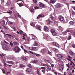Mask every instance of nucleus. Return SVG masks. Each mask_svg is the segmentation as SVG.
I'll return each instance as SVG.
<instances>
[{"mask_svg":"<svg viewBox=\"0 0 75 75\" xmlns=\"http://www.w3.org/2000/svg\"><path fill=\"white\" fill-rule=\"evenodd\" d=\"M1 24H2V25H4L5 24V21L4 20L2 21L1 22Z\"/></svg>","mask_w":75,"mask_h":75,"instance_id":"obj_17","label":"nucleus"},{"mask_svg":"<svg viewBox=\"0 0 75 75\" xmlns=\"http://www.w3.org/2000/svg\"><path fill=\"white\" fill-rule=\"evenodd\" d=\"M8 23L9 24H13V23L11 21H9L8 22Z\"/></svg>","mask_w":75,"mask_h":75,"instance_id":"obj_45","label":"nucleus"},{"mask_svg":"<svg viewBox=\"0 0 75 75\" xmlns=\"http://www.w3.org/2000/svg\"><path fill=\"white\" fill-rule=\"evenodd\" d=\"M4 49L5 50H8V46H6L4 48Z\"/></svg>","mask_w":75,"mask_h":75,"instance_id":"obj_26","label":"nucleus"},{"mask_svg":"<svg viewBox=\"0 0 75 75\" xmlns=\"http://www.w3.org/2000/svg\"><path fill=\"white\" fill-rule=\"evenodd\" d=\"M35 9H38V8H38L37 6H36L35 7Z\"/></svg>","mask_w":75,"mask_h":75,"instance_id":"obj_57","label":"nucleus"},{"mask_svg":"<svg viewBox=\"0 0 75 75\" xmlns=\"http://www.w3.org/2000/svg\"><path fill=\"white\" fill-rule=\"evenodd\" d=\"M59 70H60V71H62V70H63V68L62 67H59Z\"/></svg>","mask_w":75,"mask_h":75,"instance_id":"obj_32","label":"nucleus"},{"mask_svg":"<svg viewBox=\"0 0 75 75\" xmlns=\"http://www.w3.org/2000/svg\"><path fill=\"white\" fill-rule=\"evenodd\" d=\"M44 29L45 31H47V32H48V30L49 29L46 26H44Z\"/></svg>","mask_w":75,"mask_h":75,"instance_id":"obj_6","label":"nucleus"},{"mask_svg":"<svg viewBox=\"0 0 75 75\" xmlns=\"http://www.w3.org/2000/svg\"><path fill=\"white\" fill-rule=\"evenodd\" d=\"M52 50H53V51H55V52H58V50H57V48H53Z\"/></svg>","mask_w":75,"mask_h":75,"instance_id":"obj_18","label":"nucleus"},{"mask_svg":"<svg viewBox=\"0 0 75 75\" xmlns=\"http://www.w3.org/2000/svg\"><path fill=\"white\" fill-rule=\"evenodd\" d=\"M48 53L49 54H51V52H50L49 50H48Z\"/></svg>","mask_w":75,"mask_h":75,"instance_id":"obj_59","label":"nucleus"},{"mask_svg":"<svg viewBox=\"0 0 75 75\" xmlns=\"http://www.w3.org/2000/svg\"><path fill=\"white\" fill-rule=\"evenodd\" d=\"M52 40H53V39L51 38V37H49L47 40L48 41H52Z\"/></svg>","mask_w":75,"mask_h":75,"instance_id":"obj_14","label":"nucleus"},{"mask_svg":"<svg viewBox=\"0 0 75 75\" xmlns=\"http://www.w3.org/2000/svg\"><path fill=\"white\" fill-rule=\"evenodd\" d=\"M9 44L11 45V47H13V42H12V41H11L10 42Z\"/></svg>","mask_w":75,"mask_h":75,"instance_id":"obj_24","label":"nucleus"},{"mask_svg":"<svg viewBox=\"0 0 75 75\" xmlns=\"http://www.w3.org/2000/svg\"><path fill=\"white\" fill-rule=\"evenodd\" d=\"M35 28L39 30H41V27L39 25H37L35 27Z\"/></svg>","mask_w":75,"mask_h":75,"instance_id":"obj_4","label":"nucleus"},{"mask_svg":"<svg viewBox=\"0 0 75 75\" xmlns=\"http://www.w3.org/2000/svg\"><path fill=\"white\" fill-rule=\"evenodd\" d=\"M15 51L16 52H19L21 51V49L18 46H16L14 48Z\"/></svg>","mask_w":75,"mask_h":75,"instance_id":"obj_2","label":"nucleus"},{"mask_svg":"<svg viewBox=\"0 0 75 75\" xmlns=\"http://www.w3.org/2000/svg\"><path fill=\"white\" fill-rule=\"evenodd\" d=\"M19 6L20 7H22V6H23V5L21 3H20L19 4Z\"/></svg>","mask_w":75,"mask_h":75,"instance_id":"obj_39","label":"nucleus"},{"mask_svg":"<svg viewBox=\"0 0 75 75\" xmlns=\"http://www.w3.org/2000/svg\"><path fill=\"white\" fill-rule=\"evenodd\" d=\"M21 48H22L23 50H24V47H23V46L21 45Z\"/></svg>","mask_w":75,"mask_h":75,"instance_id":"obj_64","label":"nucleus"},{"mask_svg":"<svg viewBox=\"0 0 75 75\" xmlns=\"http://www.w3.org/2000/svg\"><path fill=\"white\" fill-rule=\"evenodd\" d=\"M58 28L59 30L60 31H62L63 30H64L63 28H62L60 26H59V27H58Z\"/></svg>","mask_w":75,"mask_h":75,"instance_id":"obj_9","label":"nucleus"},{"mask_svg":"<svg viewBox=\"0 0 75 75\" xmlns=\"http://www.w3.org/2000/svg\"><path fill=\"white\" fill-rule=\"evenodd\" d=\"M69 53L71 55H73V52L71 51H69Z\"/></svg>","mask_w":75,"mask_h":75,"instance_id":"obj_33","label":"nucleus"},{"mask_svg":"<svg viewBox=\"0 0 75 75\" xmlns=\"http://www.w3.org/2000/svg\"><path fill=\"white\" fill-rule=\"evenodd\" d=\"M23 50L24 51V52H27V51L25 49H24Z\"/></svg>","mask_w":75,"mask_h":75,"instance_id":"obj_55","label":"nucleus"},{"mask_svg":"<svg viewBox=\"0 0 75 75\" xmlns=\"http://www.w3.org/2000/svg\"><path fill=\"white\" fill-rule=\"evenodd\" d=\"M51 31L52 33H52H53L55 31V30H54V29H52L51 30Z\"/></svg>","mask_w":75,"mask_h":75,"instance_id":"obj_27","label":"nucleus"},{"mask_svg":"<svg viewBox=\"0 0 75 75\" xmlns=\"http://www.w3.org/2000/svg\"><path fill=\"white\" fill-rule=\"evenodd\" d=\"M25 67V65L23 64H21L20 65V68H23V67Z\"/></svg>","mask_w":75,"mask_h":75,"instance_id":"obj_23","label":"nucleus"},{"mask_svg":"<svg viewBox=\"0 0 75 75\" xmlns=\"http://www.w3.org/2000/svg\"><path fill=\"white\" fill-rule=\"evenodd\" d=\"M30 53H31V54H33V55H35V53H34L31 51H30Z\"/></svg>","mask_w":75,"mask_h":75,"instance_id":"obj_47","label":"nucleus"},{"mask_svg":"<svg viewBox=\"0 0 75 75\" xmlns=\"http://www.w3.org/2000/svg\"><path fill=\"white\" fill-rule=\"evenodd\" d=\"M69 23L71 25H74V22L73 21H71Z\"/></svg>","mask_w":75,"mask_h":75,"instance_id":"obj_16","label":"nucleus"},{"mask_svg":"<svg viewBox=\"0 0 75 75\" xmlns=\"http://www.w3.org/2000/svg\"><path fill=\"white\" fill-rule=\"evenodd\" d=\"M26 71L27 72H29V73H30V72H31V69H26Z\"/></svg>","mask_w":75,"mask_h":75,"instance_id":"obj_15","label":"nucleus"},{"mask_svg":"<svg viewBox=\"0 0 75 75\" xmlns=\"http://www.w3.org/2000/svg\"><path fill=\"white\" fill-rule=\"evenodd\" d=\"M72 14L74 16V15H75V12L73 11L72 12Z\"/></svg>","mask_w":75,"mask_h":75,"instance_id":"obj_50","label":"nucleus"},{"mask_svg":"<svg viewBox=\"0 0 75 75\" xmlns=\"http://www.w3.org/2000/svg\"><path fill=\"white\" fill-rule=\"evenodd\" d=\"M37 60H35L32 62V63L33 64H35V63H37Z\"/></svg>","mask_w":75,"mask_h":75,"instance_id":"obj_36","label":"nucleus"},{"mask_svg":"<svg viewBox=\"0 0 75 75\" xmlns=\"http://www.w3.org/2000/svg\"><path fill=\"white\" fill-rule=\"evenodd\" d=\"M40 7H42V8H44L45 7V5L42 3H41L40 4H39Z\"/></svg>","mask_w":75,"mask_h":75,"instance_id":"obj_8","label":"nucleus"},{"mask_svg":"<svg viewBox=\"0 0 75 75\" xmlns=\"http://www.w3.org/2000/svg\"><path fill=\"white\" fill-rule=\"evenodd\" d=\"M53 44L54 45H55L56 47H59V44H58L55 42H53Z\"/></svg>","mask_w":75,"mask_h":75,"instance_id":"obj_11","label":"nucleus"},{"mask_svg":"<svg viewBox=\"0 0 75 75\" xmlns=\"http://www.w3.org/2000/svg\"><path fill=\"white\" fill-rule=\"evenodd\" d=\"M38 43H37V42H35V45H34L35 46H37V45H38Z\"/></svg>","mask_w":75,"mask_h":75,"instance_id":"obj_37","label":"nucleus"},{"mask_svg":"<svg viewBox=\"0 0 75 75\" xmlns=\"http://www.w3.org/2000/svg\"><path fill=\"white\" fill-rule=\"evenodd\" d=\"M34 9H32L30 10V12L31 13H34Z\"/></svg>","mask_w":75,"mask_h":75,"instance_id":"obj_41","label":"nucleus"},{"mask_svg":"<svg viewBox=\"0 0 75 75\" xmlns=\"http://www.w3.org/2000/svg\"><path fill=\"white\" fill-rule=\"evenodd\" d=\"M57 58L59 60H61L64 57V54L59 53L57 54Z\"/></svg>","mask_w":75,"mask_h":75,"instance_id":"obj_1","label":"nucleus"},{"mask_svg":"<svg viewBox=\"0 0 75 75\" xmlns=\"http://www.w3.org/2000/svg\"><path fill=\"white\" fill-rule=\"evenodd\" d=\"M42 66H44V67H46V66H47V64H43L42 65Z\"/></svg>","mask_w":75,"mask_h":75,"instance_id":"obj_40","label":"nucleus"},{"mask_svg":"<svg viewBox=\"0 0 75 75\" xmlns=\"http://www.w3.org/2000/svg\"><path fill=\"white\" fill-rule=\"evenodd\" d=\"M52 35H53L54 36V35H56L57 34V33L55 31L54 32L52 33Z\"/></svg>","mask_w":75,"mask_h":75,"instance_id":"obj_28","label":"nucleus"},{"mask_svg":"<svg viewBox=\"0 0 75 75\" xmlns=\"http://www.w3.org/2000/svg\"><path fill=\"white\" fill-rule=\"evenodd\" d=\"M67 73H68V74H69V75L71 74V72H69V71H68L67 72Z\"/></svg>","mask_w":75,"mask_h":75,"instance_id":"obj_62","label":"nucleus"},{"mask_svg":"<svg viewBox=\"0 0 75 75\" xmlns=\"http://www.w3.org/2000/svg\"><path fill=\"white\" fill-rule=\"evenodd\" d=\"M13 43H14V45H16L17 44V42H13Z\"/></svg>","mask_w":75,"mask_h":75,"instance_id":"obj_49","label":"nucleus"},{"mask_svg":"<svg viewBox=\"0 0 75 75\" xmlns=\"http://www.w3.org/2000/svg\"><path fill=\"white\" fill-rule=\"evenodd\" d=\"M27 66L28 67H29V68H32V67H31V64H30L27 65Z\"/></svg>","mask_w":75,"mask_h":75,"instance_id":"obj_29","label":"nucleus"},{"mask_svg":"<svg viewBox=\"0 0 75 75\" xmlns=\"http://www.w3.org/2000/svg\"><path fill=\"white\" fill-rule=\"evenodd\" d=\"M61 67H62V68H63L64 69V65H61L60 66Z\"/></svg>","mask_w":75,"mask_h":75,"instance_id":"obj_48","label":"nucleus"},{"mask_svg":"<svg viewBox=\"0 0 75 75\" xmlns=\"http://www.w3.org/2000/svg\"><path fill=\"white\" fill-rule=\"evenodd\" d=\"M68 32H71V33H72V32H73V31H71L70 30L67 29V30L65 32L62 33V34H63L64 35H67V33H68Z\"/></svg>","mask_w":75,"mask_h":75,"instance_id":"obj_3","label":"nucleus"},{"mask_svg":"<svg viewBox=\"0 0 75 75\" xmlns=\"http://www.w3.org/2000/svg\"><path fill=\"white\" fill-rule=\"evenodd\" d=\"M33 1L35 3H37V0H33Z\"/></svg>","mask_w":75,"mask_h":75,"instance_id":"obj_44","label":"nucleus"},{"mask_svg":"<svg viewBox=\"0 0 75 75\" xmlns=\"http://www.w3.org/2000/svg\"><path fill=\"white\" fill-rule=\"evenodd\" d=\"M41 69H43L44 70H45V69H46V67H42L40 68Z\"/></svg>","mask_w":75,"mask_h":75,"instance_id":"obj_42","label":"nucleus"},{"mask_svg":"<svg viewBox=\"0 0 75 75\" xmlns=\"http://www.w3.org/2000/svg\"><path fill=\"white\" fill-rule=\"evenodd\" d=\"M29 49L31 50H33V47H29Z\"/></svg>","mask_w":75,"mask_h":75,"instance_id":"obj_54","label":"nucleus"},{"mask_svg":"<svg viewBox=\"0 0 75 75\" xmlns=\"http://www.w3.org/2000/svg\"><path fill=\"white\" fill-rule=\"evenodd\" d=\"M50 2L51 3H53L54 4V3H55V1L54 0H51L50 1Z\"/></svg>","mask_w":75,"mask_h":75,"instance_id":"obj_25","label":"nucleus"},{"mask_svg":"<svg viewBox=\"0 0 75 75\" xmlns=\"http://www.w3.org/2000/svg\"><path fill=\"white\" fill-rule=\"evenodd\" d=\"M22 59H23L25 60V61H27L28 60L27 59V58L25 57H22Z\"/></svg>","mask_w":75,"mask_h":75,"instance_id":"obj_22","label":"nucleus"},{"mask_svg":"<svg viewBox=\"0 0 75 75\" xmlns=\"http://www.w3.org/2000/svg\"><path fill=\"white\" fill-rule=\"evenodd\" d=\"M50 18H51V19L52 20H53V21H54V20H55V18L52 16V15H50Z\"/></svg>","mask_w":75,"mask_h":75,"instance_id":"obj_13","label":"nucleus"},{"mask_svg":"<svg viewBox=\"0 0 75 75\" xmlns=\"http://www.w3.org/2000/svg\"><path fill=\"white\" fill-rule=\"evenodd\" d=\"M2 47L3 49H4V48L6 47V46L5 45H2Z\"/></svg>","mask_w":75,"mask_h":75,"instance_id":"obj_31","label":"nucleus"},{"mask_svg":"<svg viewBox=\"0 0 75 75\" xmlns=\"http://www.w3.org/2000/svg\"><path fill=\"white\" fill-rule=\"evenodd\" d=\"M18 75H23V73H19Z\"/></svg>","mask_w":75,"mask_h":75,"instance_id":"obj_61","label":"nucleus"},{"mask_svg":"<svg viewBox=\"0 0 75 75\" xmlns=\"http://www.w3.org/2000/svg\"><path fill=\"white\" fill-rule=\"evenodd\" d=\"M71 36H70L68 38V40H70L71 38Z\"/></svg>","mask_w":75,"mask_h":75,"instance_id":"obj_51","label":"nucleus"},{"mask_svg":"<svg viewBox=\"0 0 75 75\" xmlns=\"http://www.w3.org/2000/svg\"><path fill=\"white\" fill-rule=\"evenodd\" d=\"M2 71L3 74H5L6 73V71H5V70L3 69H2Z\"/></svg>","mask_w":75,"mask_h":75,"instance_id":"obj_46","label":"nucleus"},{"mask_svg":"<svg viewBox=\"0 0 75 75\" xmlns=\"http://www.w3.org/2000/svg\"><path fill=\"white\" fill-rule=\"evenodd\" d=\"M35 55L36 56H37V57H38V56H39V55L38 54H37V53H35Z\"/></svg>","mask_w":75,"mask_h":75,"instance_id":"obj_56","label":"nucleus"},{"mask_svg":"<svg viewBox=\"0 0 75 75\" xmlns=\"http://www.w3.org/2000/svg\"><path fill=\"white\" fill-rule=\"evenodd\" d=\"M36 48H37L36 47H33V50H36Z\"/></svg>","mask_w":75,"mask_h":75,"instance_id":"obj_43","label":"nucleus"},{"mask_svg":"<svg viewBox=\"0 0 75 75\" xmlns=\"http://www.w3.org/2000/svg\"><path fill=\"white\" fill-rule=\"evenodd\" d=\"M0 55L2 57H3V56H4V55L3 54H0Z\"/></svg>","mask_w":75,"mask_h":75,"instance_id":"obj_63","label":"nucleus"},{"mask_svg":"<svg viewBox=\"0 0 75 75\" xmlns=\"http://www.w3.org/2000/svg\"><path fill=\"white\" fill-rule=\"evenodd\" d=\"M49 38V37H48V36H47V35H45V39H46L47 40V39H48Z\"/></svg>","mask_w":75,"mask_h":75,"instance_id":"obj_34","label":"nucleus"},{"mask_svg":"<svg viewBox=\"0 0 75 75\" xmlns=\"http://www.w3.org/2000/svg\"><path fill=\"white\" fill-rule=\"evenodd\" d=\"M69 63L68 64H67L66 66H67V67H69Z\"/></svg>","mask_w":75,"mask_h":75,"instance_id":"obj_60","label":"nucleus"},{"mask_svg":"<svg viewBox=\"0 0 75 75\" xmlns=\"http://www.w3.org/2000/svg\"><path fill=\"white\" fill-rule=\"evenodd\" d=\"M47 21H48V23H52V21H49V20H48Z\"/></svg>","mask_w":75,"mask_h":75,"instance_id":"obj_53","label":"nucleus"},{"mask_svg":"<svg viewBox=\"0 0 75 75\" xmlns=\"http://www.w3.org/2000/svg\"><path fill=\"white\" fill-rule=\"evenodd\" d=\"M51 66L52 68H53L54 67V64H51Z\"/></svg>","mask_w":75,"mask_h":75,"instance_id":"obj_58","label":"nucleus"},{"mask_svg":"<svg viewBox=\"0 0 75 75\" xmlns=\"http://www.w3.org/2000/svg\"><path fill=\"white\" fill-rule=\"evenodd\" d=\"M19 1H22V2H23V3H24V2L23 1V0H16V2H18Z\"/></svg>","mask_w":75,"mask_h":75,"instance_id":"obj_35","label":"nucleus"},{"mask_svg":"<svg viewBox=\"0 0 75 75\" xmlns=\"http://www.w3.org/2000/svg\"><path fill=\"white\" fill-rule=\"evenodd\" d=\"M8 37L9 38H13V36L11 35H9Z\"/></svg>","mask_w":75,"mask_h":75,"instance_id":"obj_38","label":"nucleus"},{"mask_svg":"<svg viewBox=\"0 0 75 75\" xmlns=\"http://www.w3.org/2000/svg\"><path fill=\"white\" fill-rule=\"evenodd\" d=\"M8 64H14V62L11 61H8Z\"/></svg>","mask_w":75,"mask_h":75,"instance_id":"obj_20","label":"nucleus"},{"mask_svg":"<svg viewBox=\"0 0 75 75\" xmlns=\"http://www.w3.org/2000/svg\"><path fill=\"white\" fill-rule=\"evenodd\" d=\"M72 47H73V48H75V45L73 44L72 45Z\"/></svg>","mask_w":75,"mask_h":75,"instance_id":"obj_52","label":"nucleus"},{"mask_svg":"<svg viewBox=\"0 0 75 75\" xmlns=\"http://www.w3.org/2000/svg\"><path fill=\"white\" fill-rule=\"evenodd\" d=\"M61 6V5L60 4H57L56 5V6L57 8H59V7H60Z\"/></svg>","mask_w":75,"mask_h":75,"instance_id":"obj_10","label":"nucleus"},{"mask_svg":"<svg viewBox=\"0 0 75 75\" xmlns=\"http://www.w3.org/2000/svg\"><path fill=\"white\" fill-rule=\"evenodd\" d=\"M30 25L31 26H33V27H34L35 25V24L34 23H32L30 24Z\"/></svg>","mask_w":75,"mask_h":75,"instance_id":"obj_30","label":"nucleus"},{"mask_svg":"<svg viewBox=\"0 0 75 75\" xmlns=\"http://www.w3.org/2000/svg\"><path fill=\"white\" fill-rule=\"evenodd\" d=\"M44 17V14H40L38 15L37 18V19H39V18H41V17Z\"/></svg>","mask_w":75,"mask_h":75,"instance_id":"obj_7","label":"nucleus"},{"mask_svg":"<svg viewBox=\"0 0 75 75\" xmlns=\"http://www.w3.org/2000/svg\"><path fill=\"white\" fill-rule=\"evenodd\" d=\"M6 4L7 5H10V4H11V2L10 0H8V2L6 3Z\"/></svg>","mask_w":75,"mask_h":75,"instance_id":"obj_19","label":"nucleus"},{"mask_svg":"<svg viewBox=\"0 0 75 75\" xmlns=\"http://www.w3.org/2000/svg\"><path fill=\"white\" fill-rule=\"evenodd\" d=\"M59 19L60 21H63L64 20V17L61 16H60L59 17Z\"/></svg>","mask_w":75,"mask_h":75,"instance_id":"obj_5","label":"nucleus"},{"mask_svg":"<svg viewBox=\"0 0 75 75\" xmlns=\"http://www.w3.org/2000/svg\"><path fill=\"white\" fill-rule=\"evenodd\" d=\"M41 51L43 53L46 52H47V50L45 49H43L41 50Z\"/></svg>","mask_w":75,"mask_h":75,"instance_id":"obj_12","label":"nucleus"},{"mask_svg":"<svg viewBox=\"0 0 75 75\" xmlns=\"http://www.w3.org/2000/svg\"><path fill=\"white\" fill-rule=\"evenodd\" d=\"M10 58H11V59H12V60H14L15 59H16V58H15L14 56H12L10 57Z\"/></svg>","mask_w":75,"mask_h":75,"instance_id":"obj_21","label":"nucleus"}]
</instances>
